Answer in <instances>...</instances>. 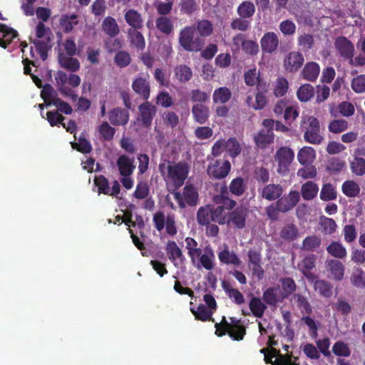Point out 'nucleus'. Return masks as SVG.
I'll return each mask as SVG.
<instances>
[{"instance_id":"nucleus-57","label":"nucleus","mask_w":365,"mask_h":365,"mask_svg":"<svg viewBox=\"0 0 365 365\" xmlns=\"http://www.w3.org/2000/svg\"><path fill=\"white\" fill-rule=\"evenodd\" d=\"M230 27L232 30L245 32L250 29L251 21L242 17L236 18L232 21Z\"/></svg>"},{"instance_id":"nucleus-51","label":"nucleus","mask_w":365,"mask_h":365,"mask_svg":"<svg viewBox=\"0 0 365 365\" xmlns=\"http://www.w3.org/2000/svg\"><path fill=\"white\" fill-rule=\"evenodd\" d=\"M157 29L165 34H170L173 30L171 19L167 16H160L155 21Z\"/></svg>"},{"instance_id":"nucleus-38","label":"nucleus","mask_w":365,"mask_h":365,"mask_svg":"<svg viewBox=\"0 0 365 365\" xmlns=\"http://www.w3.org/2000/svg\"><path fill=\"white\" fill-rule=\"evenodd\" d=\"M196 218L200 225H209L212 222L211 205L200 207L197 212Z\"/></svg>"},{"instance_id":"nucleus-28","label":"nucleus","mask_w":365,"mask_h":365,"mask_svg":"<svg viewBox=\"0 0 365 365\" xmlns=\"http://www.w3.org/2000/svg\"><path fill=\"white\" fill-rule=\"evenodd\" d=\"M316 158L315 150L309 146L302 148L297 153V160L301 165L312 164Z\"/></svg>"},{"instance_id":"nucleus-23","label":"nucleus","mask_w":365,"mask_h":365,"mask_svg":"<svg viewBox=\"0 0 365 365\" xmlns=\"http://www.w3.org/2000/svg\"><path fill=\"white\" fill-rule=\"evenodd\" d=\"M129 113L127 110L116 108L109 113V120L114 125H124L128 123Z\"/></svg>"},{"instance_id":"nucleus-50","label":"nucleus","mask_w":365,"mask_h":365,"mask_svg":"<svg viewBox=\"0 0 365 365\" xmlns=\"http://www.w3.org/2000/svg\"><path fill=\"white\" fill-rule=\"evenodd\" d=\"M282 288V295L287 299L297 289V285L294 280L291 277H284L280 279Z\"/></svg>"},{"instance_id":"nucleus-31","label":"nucleus","mask_w":365,"mask_h":365,"mask_svg":"<svg viewBox=\"0 0 365 365\" xmlns=\"http://www.w3.org/2000/svg\"><path fill=\"white\" fill-rule=\"evenodd\" d=\"M58 62L61 67L71 72H76L80 68L79 61L71 56H66L63 53H60L58 55Z\"/></svg>"},{"instance_id":"nucleus-58","label":"nucleus","mask_w":365,"mask_h":365,"mask_svg":"<svg viewBox=\"0 0 365 365\" xmlns=\"http://www.w3.org/2000/svg\"><path fill=\"white\" fill-rule=\"evenodd\" d=\"M332 351L337 356L348 357L351 355L348 344L343 341H336L332 346Z\"/></svg>"},{"instance_id":"nucleus-61","label":"nucleus","mask_w":365,"mask_h":365,"mask_svg":"<svg viewBox=\"0 0 365 365\" xmlns=\"http://www.w3.org/2000/svg\"><path fill=\"white\" fill-rule=\"evenodd\" d=\"M316 255H309L306 256L300 263H299V269L302 272L312 270L316 267Z\"/></svg>"},{"instance_id":"nucleus-26","label":"nucleus","mask_w":365,"mask_h":365,"mask_svg":"<svg viewBox=\"0 0 365 365\" xmlns=\"http://www.w3.org/2000/svg\"><path fill=\"white\" fill-rule=\"evenodd\" d=\"M218 258L222 264H232L239 266L241 264V260L239 257L233 251H230L227 246L218 253Z\"/></svg>"},{"instance_id":"nucleus-5","label":"nucleus","mask_w":365,"mask_h":365,"mask_svg":"<svg viewBox=\"0 0 365 365\" xmlns=\"http://www.w3.org/2000/svg\"><path fill=\"white\" fill-rule=\"evenodd\" d=\"M172 193L180 208L185 207V204L195 206L198 203V192L192 185H186L183 188L182 195L177 191Z\"/></svg>"},{"instance_id":"nucleus-62","label":"nucleus","mask_w":365,"mask_h":365,"mask_svg":"<svg viewBox=\"0 0 365 365\" xmlns=\"http://www.w3.org/2000/svg\"><path fill=\"white\" fill-rule=\"evenodd\" d=\"M345 162L339 158H331L328 160L327 170L330 173H339L343 170Z\"/></svg>"},{"instance_id":"nucleus-19","label":"nucleus","mask_w":365,"mask_h":365,"mask_svg":"<svg viewBox=\"0 0 365 365\" xmlns=\"http://www.w3.org/2000/svg\"><path fill=\"white\" fill-rule=\"evenodd\" d=\"M140 29H128L127 30L128 39L130 46L138 51H143L145 48V41Z\"/></svg>"},{"instance_id":"nucleus-52","label":"nucleus","mask_w":365,"mask_h":365,"mask_svg":"<svg viewBox=\"0 0 365 365\" xmlns=\"http://www.w3.org/2000/svg\"><path fill=\"white\" fill-rule=\"evenodd\" d=\"M242 150L239 141L235 138H230L226 140V151L229 155L235 158L237 157Z\"/></svg>"},{"instance_id":"nucleus-17","label":"nucleus","mask_w":365,"mask_h":365,"mask_svg":"<svg viewBox=\"0 0 365 365\" xmlns=\"http://www.w3.org/2000/svg\"><path fill=\"white\" fill-rule=\"evenodd\" d=\"M274 140V133L270 130L261 129L254 135V141L257 148L264 149Z\"/></svg>"},{"instance_id":"nucleus-46","label":"nucleus","mask_w":365,"mask_h":365,"mask_svg":"<svg viewBox=\"0 0 365 365\" xmlns=\"http://www.w3.org/2000/svg\"><path fill=\"white\" fill-rule=\"evenodd\" d=\"M322 244L320 237L315 235L306 237L302 244V250L308 252H313L319 247Z\"/></svg>"},{"instance_id":"nucleus-12","label":"nucleus","mask_w":365,"mask_h":365,"mask_svg":"<svg viewBox=\"0 0 365 365\" xmlns=\"http://www.w3.org/2000/svg\"><path fill=\"white\" fill-rule=\"evenodd\" d=\"M304 62V56L299 51L289 53L284 59V69L289 73H296Z\"/></svg>"},{"instance_id":"nucleus-10","label":"nucleus","mask_w":365,"mask_h":365,"mask_svg":"<svg viewBox=\"0 0 365 365\" xmlns=\"http://www.w3.org/2000/svg\"><path fill=\"white\" fill-rule=\"evenodd\" d=\"M285 299L279 285L268 287L262 294V300L269 307H276Z\"/></svg>"},{"instance_id":"nucleus-15","label":"nucleus","mask_w":365,"mask_h":365,"mask_svg":"<svg viewBox=\"0 0 365 365\" xmlns=\"http://www.w3.org/2000/svg\"><path fill=\"white\" fill-rule=\"evenodd\" d=\"M261 48L264 53H272L279 46V38L274 32L265 33L260 39Z\"/></svg>"},{"instance_id":"nucleus-21","label":"nucleus","mask_w":365,"mask_h":365,"mask_svg":"<svg viewBox=\"0 0 365 365\" xmlns=\"http://www.w3.org/2000/svg\"><path fill=\"white\" fill-rule=\"evenodd\" d=\"M102 31L110 38L116 37L120 34V27L116 20L112 16H106L101 24Z\"/></svg>"},{"instance_id":"nucleus-54","label":"nucleus","mask_w":365,"mask_h":365,"mask_svg":"<svg viewBox=\"0 0 365 365\" xmlns=\"http://www.w3.org/2000/svg\"><path fill=\"white\" fill-rule=\"evenodd\" d=\"M297 41L299 47L304 51L312 49L314 43L313 36L306 33L299 35Z\"/></svg>"},{"instance_id":"nucleus-59","label":"nucleus","mask_w":365,"mask_h":365,"mask_svg":"<svg viewBox=\"0 0 365 365\" xmlns=\"http://www.w3.org/2000/svg\"><path fill=\"white\" fill-rule=\"evenodd\" d=\"M114 62L119 68H125L131 62V57L128 52L125 51H119L114 57Z\"/></svg>"},{"instance_id":"nucleus-14","label":"nucleus","mask_w":365,"mask_h":365,"mask_svg":"<svg viewBox=\"0 0 365 365\" xmlns=\"http://www.w3.org/2000/svg\"><path fill=\"white\" fill-rule=\"evenodd\" d=\"M134 161V158H129L125 154L118 157L116 160V165L122 177H130L133 175L135 169Z\"/></svg>"},{"instance_id":"nucleus-39","label":"nucleus","mask_w":365,"mask_h":365,"mask_svg":"<svg viewBox=\"0 0 365 365\" xmlns=\"http://www.w3.org/2000/svg\"><path fill=\"white\" fill-rule=\"evenodd\" d=\"M192 115L196 122L200 124L205 123L209 117L208 108L201 103L193 106L192 108Z\"/></svg>"},{"instance_id":"nucleus-47","label":"nucleus","mask_w":365,"mask_h":365,"mask_svg":"<svg viewBox=\"0 0 365 365\" xmlns=\"http://www.w3.org/2000/svg\"><path fill=\"white\" fill-rule=\"evenodd\" d=\"M212 222L219 225H225L227 222V217L223 206L214 207L211 205Z\"/></svg>"},{"instance_id":"nucleus-11","label":"nucleus","mask_w":365,"mask_h":365,"mask_svg":"<svg viewBox=\"0 0 365 365\" xmlns=\"http://www.w3.org/2000/svg\"><path fill=\"white\" fill-rule=\"evenodd\" d=\"M300 200L298 191H290L288 195L281 196L276 202L281 212H287L293 209Z\"/></svg>"},{"instance_id":"nucleus-6","label":"nucleus","mask_w":365,"mask_h":365,"mask_svg":"<svg viewBox=\"0 0 365 365\" xmlns=\"http://www.w3.org/2000/svg\"><path fill=\"white\" fill-rule=\"evenodd\" d=\"M230 170L231 164L228 160L217 159L208 165L207 173L210 178L221 180L228 175Z\"/></svg>"},{"instance_id":"nucleus-9","label":"nucleus","mask_w":365,"mask_h":365,"mask_svg":"<svg viewBox=\"0 0 365 365\" xmlns=\"http://www.w3.org/2000/svg\"><path fill=\"white\" fill-rule=\"evenodd\" d=\"M334 46L342 58L353 61L354 46L346 37H337L334 42Z\"/></svg>"},{"instance_id":"nucleus-40","label":"nucleus","mask_w":365,"mask_h":365,"mask_svg":"<svg viewBox=\"0 0 365 365\" xmlns=\"http://www.w3.org/2000/svg\"><path fill=\"white\" fill-rule=\"evenodd\" d=\"M51 38H47L45 40L35 39L33 41L36 51L43 61H45L48 57V51L51 48Z\"/></svg>"},{"instance_id":"nucleus-27","label":"nucleus","mask_w":365,"mask_h":365,"mask_svg":"<svg viewBox=\"0 0 365 365\" xmlns=\"http://www.w3.org/2000/svg\"><path fill=\"white\" fill-rule=\"evenodd\" d=\"M269 351L271 355H274V357H276L272 365H298L295 362L297 358L294 357L295 360L293 361V356L292 354H282L279 350H277L274 347H271Z\"/></svg>"},{"instance_id":"nucleus-30","label":"nucleus","mask_w":365,"mask_h":365,"mask_svg":"<svg viewBox=\"0 0 365 365\" xmlns=\"http://www.w3.org/2000/svg\"><path fill=\"white\" fill-rule=\"evenodd\" d=\"M247 182L242 177L234 178L229 185V190L232 195L236 197L242 196L245 192Z\"/></svg>"},{"instance_id":"nucleus-35","label":"nucleus","mask_w":365,"mask_h":365,"mask_svg":"<svg viewBox=\"0 0 365 365\" xmlns=\"http://www.w3.org/2000/svg\"><path fill=\"white\" fill-rule=\"evenodd\" d=\"M77 15H62L59 19V26L63 32L68 34L73 31V27L78 24Z\"/></svg>"},{"instance_id":"nucleus-45","label":"nucleus","mask_w":365,"mask_h":365,"mask_svg":"<svg viewBox=\"0 0 365 365\" xmlns=\"http://www.w3.org/2000/svg\"><path fill=\"white\" fill-rule=\"evenodd\" d=\"M190 311L195 317L196 319L205 322L211 319L212 322L214 319L212 318V315L213 314V311L208 309L205 305L200 304L197 307V309L194 308H191Z\"/></svg>"},{"instance_id":"nucleus-24","label":"nucleus","mask_w":365,"mask_h":365,"mask_svg":"<svg viewBox=\"0 0 365 365\" xmlns=\"http://www.w3.org/2000/svg\"><path fill=\"white\" fill-rule=\"evenodd\" d=\"M363 154L362 150H356L354 159L350 163L351 172L357 176L365 175V159L360 157Z\"/></svg>"},{"instance_id":"nucleus-8","label":"nucleus","mask_w":365,"mask_h":365,"mask_svg":"<svg viewBox=\"0 0 365 365\" xmlns=\"http://www.w3.org/2000/svg\"><path fill=\"white\" fill-rule=\"evenodd\" d=\"M56 94L57 93H41V97L46 106L53 105L60 112L66 115L71 114L73 111L71 106L68 103L57 98Z\"/></svg>"},{"instance_id":"nucleus-29","label":"nucleus","mask_w":365,"mask_h":365,"mask_svg":"<svg viewBox=\"0 0 365 365\" xmlns=\"http://www.w3.org/2000/svg\"><path fill=\"white\" fill-rule=\"evenodd\" d=\"M215 256L213 250L210 247H206L204 254L199 258L200 264L197 267L202 266L207 270H212L215 267Z\"/></svg>"},{"instance_id":"nucleus-4","label":"nucleus","mask_w":365,"mask_h":365,"mask_svg":"<svg viewBox=\"0 0 365 365\" xmlns=\"http://www.w3.org/2000/svg\"><path fill=\"white\" fill-rule=\"evenodd\" d=\"M194 32L195 27L192 26H185L180 32V45L187 51L197 52L202 48L198 38L194 39Z\"/></svg>"},{"instance_id":"nucleus-49","label":"nucleus","mask_w":365,"mask_h":365,"mask_svg":"<svg viewBox=\"0 0 365 365\" xmlns=\"http://www.w3.org/2000/svg\"><path fill=\"white\" fill-rule=\"evenodd\" d=\"M337 192L336 187L331 183L324 184L320 192V198L323 201H331L336 200Z\"/></svg>"},{"instance_id":"nucleus-2","label":"nucleus","mask_w":365,"mask_h":365,"mask_svg":"<svg viewBox=\"0 0 365 365\" xmlns=\"http://www.w3.org/2000/svg\"><path fill=\"white\" fill-rule=\"evenodd\" d=\"M167 177L171 180L175 189L180 188L185 182L189 173V167L184 162H178L167 166Z\"/></svg>"},{"instance_id":"nucleus-56","label":"nucleus","mask_w":365,"mask_h":365,"mask_svg":"<svg viewBox=\"0 0 365 365\" xmlns=\"http://www.w3.org/2000/svg\"><path fill=\"white\" fill-rule=\"evenodd\" d=\"M352 284L356 287H363L365 286V274L360 267H355L351 276Z\"/></svg>"},{"instance_id":"nucleus-60","label":"nucleus","mask_w":365,"mask_h":365,"mask_svg":"<svg viewBox=\"0 0 365 365\" xmlns=\"http://www.w3.org/2000/svg\"><path fill=\"white\" fill-rule=\"evenodd\" d=\"M254 178L258 184L264 185L270 178L268 170L264 167H257L254 170Z\"/></svg>"},{"instance_id":"nucleus-42","label":"nucleus","mask_w":365,"mask_h":365,"mask_svg":"<svg viewBox=\"0 0 365 365\" xmlns=\"http://www.w3.org/2000/svg\"><path fill=\"white\" fill-rule=\"evenodd\" d=\"M314 289L324 297L329 298L332 295V286L324 279H316L314 282Z\"/></svg>"},{"instance_id":"nucleus-18","label":"nucleus","mask_w":365,"mask_h":365,"mask_svg":"<svg viewBox=\"0 0 365 365\" xmlns=\"http://www.w3.org/2000/svg\"><path fill=\"white\" fill-rule=\"evenodd\" d=\"M125 22L130 26L129 29H142L143 28V18L138 11L130 9L124 14Z\"/></svg>"},{"instance_id":"nucleus-64","label":"nucleus","mask_w":365,"mask_h":365,"mask_svg":"<svg viewBox=\"0 0 365 365\" xmlns=\"http://www.w3.org/2000/svg\"><path fill=\"white\" fill-rule=\"evenodd\" d=\"M36 36L38 39L51 38L53 36L49 27L46 26L44 23L38 21L35 28Z\"/></svg>"},{"instance_id":"nucleus-22","label":"nucleus","mask_w":365,"mask_h":365,"mask_svg":"<svg viewBox=\"0 0 365 365\" xmlns=\"http://www.w3.org/2000/svg\"><path fill=\"white\" fill-rule=\"evenodd\" d=\"M18 32L5 24L0 23V46L6 48L12 41L16 38Z\"/></svg>"},{"instance_id":"nucleus-36","label":"nucleus","mask_w":365,"mask_h":365,"mask_svg":"<svg viewBox=\"0 0 365 365\" xmlns=\"http://www.w3.org/2000/svg\"><path fill=\"white\" fill-rule=\"evenodd\" d=\"M168 258L175 264V261L179 259L181 262L185 259L182 250L179 248L175 241H168L166 246Z\"/></svg>"},{"instance_id":"nucleus-43","label":"nucleus","mask_w":365,"mask_h":365,"mask_svg":"<svg viewBox=\"0 0 365 365\" xmlns=\"http://www.w3.org/2000/svg\"><path fill=\"white\" fill-rule=\"evenodd\" d=\"M327 252L337 259H344L347 255L344 246L339 242L334 241L327 247Z\"/></svg>"},{"instance_id":"nucleus-13","label":"nucleus","mask_w":365,"mask_h":365,"mask_svg":"<svg viewBox=\"0 0 365 365\" xmlns=\"http://www.w3.org/2000/svg\"><path fill=\"white\" fill-rule=\"evenodd\" d=\"M283 192L282 186L274 183L264 185L262 188L258 189L259 196L268 201L278 200L282 195Z\"/></svg>"},{"instance_id":"nucleus-3","label":"nucleus","mask_w":365,"mask_h":365,"mask_svg":"<svg viewBox=\"0 0 365 365\" xmlns=\"http://www.w3.org/2000/svg\"><path fill=\"white\" fill-rule=\"evenodd\" d=\"M294 158V153L290 148L280 147L274 156V160L277 163V173L283 175H287L289 171V166Z\"/></svg>"},{"instance_id":"nucleus-63","label":"nucleus","mask_w":365,"mask_h":365,"mask_svg":"<svg viewBox=\"0 0 365 365\" xmlns=\"http://www.w3.org/2000/svg\"><path fill=\"white\" fill-rule=\"evenodd\" d=\"M72 148L84 154L90 153L92 146L84 137H80L78 143H72Z\"/></svg>"},{"instance_id":"nucleus-44","label":"nucleus","mask_w":365,"mask_h":365,"mask_svg":"<svg viewBox=\"0 0 365 365\" xmlns=\"http://www.w3.org/2000/svg\"><path fill=\"white\" fill-rule=\"evenodd\" d=\"M174 72L175 78L181 83L187 82L192 77V69L185 64L176 66Z\"/></svg>"},{"instance_id":"nucleus-33","label":"nucleus","mask_w":365,"mask_h":365,"mask_svg":"<svg viewBox=\"0 0 365 365\" xmlns=\"http://www.w3.org/2000/svg\"><path fill=\"white\" fill-rule=\"evenodd\" d=\"M280 237L287 242H293L299 237V230L294 224L285 225L279 232Z\"/></svg>"},{"instance_id":"nucleus-1","label":"nucleus","mask_w":365,"mask_h":365,"mask_svg":"<svg viewBox=\"0 0 365 365\" xmlns=\"http://www.w3.org/2000/svg\"><path fill=\"white\" fill-rule=\"evenodd\" d=\"M301 128L304 132V139L307 143L319 145L324 140V137L320 134L319 121L317 118L304 117L301 121Z\"/></svg>"},{"instance_id":"nucleus-34","label":"nucleus","mask_w":365,"mask_h":365,"mask_svg":"<svg viewBox=\"0 0 365 365\" xmlns=\"http://www.w3.org/2000/svg\"><path fill=\"white\" fill-rule=\"evenodd\" d=\"M230 323L227 322L225 317H223L221 321V324H223V327H225L227 328H232V329H238L239 331V335L237 336V338H235V341H241L243 339L245 335L246 334V328L242 324L240 319H237L235 317H230Z\"/></svg>"},{"instance_id":"nucleus-7","label":"nucleus","mask_w":365,"mask_h":365,"mask_svg":"<svg viewBox=\"0 0 365 365\" xmlns=\"http://www.w3.org/2000/svg\"><path fill=\"white\" fill-rule=\"evenodd\" d=\"M249 209L245 206L237 207L228 213L227 224H232L237 229H242L246 225V218L248 216Z\"/></svg>"},{"instance_id":"nucleus-20","label":"nucleus","mask_w":365,"mask_h":365,"mask_svg":"<svg viewBox=\"0 0 365 365\" xmlns=\"http://www.w3.org/2000/svg\"><path fill=\"white\" fill-rule=\"evenodd\" d=\"M326 267L336 281L343 279L345 272V267L343 263L337 259H330L326 262Z\"/></svg>"},{"instance_id":"nucleus-25","label":"nucleus","mask_w":365,"mask_h":365,"mask_svg":"<svg viewBox=\"0 0 365 365\" xmlns=\"http://www.w3.org/2000/svg\"><path fill=\"white\" fill-rule=\"evenodd\" d=\"M319 65L314 61L307 62L302 71L303 78L309 81H315L319 74Z\"/></svg>"},{"instance_id":"nucleus-32","label":"nucleus","mask_w":365,"mask_h":365,"mask_svg":"<svg viewBox=\"0 0 365 365\" xmlns=\"http://www.w3.org/2000/svg\"><path fill=\"white\" fill-rule=\"evenodd\" d=\"M249 307L252 314L257 318H262L267 309V304L262 299L252 297L249 303Z\"/></svg>"},{"instance_id":"nucleus-37","label":"nucleus","mask_w":365,"mask_h":365,"mask_svg":"<svg viewBox=\"0 0 365 365\" xmlns=\"http://www.w3.org/2000/svg\"><path fill=\"white\" fill-rule=\"evenodd\" d=\"M319 187L317 185L312 181L306 182L301 187V194L305 200L314 199L317 195Z\"/></svg>"},{"instance_id":"nucleus-55","label":"nucleus","mask_w":365,"mask_h":365,"mask_svg":"<svg viewBox=\"0 0 365 365\" xmlns=\"http://www.w3.org/2000/svg\"><path fill=\"white\" fill-rule=\"evenodd\" d=\"M196 29L201 36L207 37L212 34L213 26L209 20H199L196 22Z\"/></svg>"},{"instance_id":"nucleus-48","label":"nucleus","mask_w":365,"mask_h":365,"mask_svg":"<svg viewBox=\"0 0 365 365\" xmlns=\"http://www.w3.org/2000/svg\"><path fill=\"white\" fill-rule=\"evenodd\" d=\"M343 193L349 197H355L360 192L359 185L353 180L345 181L341 186Z\"/></svg>"},{"instance_id":"nucleus-16","label":"nucleus","mask_w":365,"mask_h":365,"mask_svg":"<svg viewBox=\"0 0 365 365\" xmlns=\"http://www.w3.org/2000/svg\"><path fill=\"white\" fill-rule=\"evenodd\" d=\"M140 120L144 127L149 128L156 113V108L149 102H145L139 106Z\"/></svg>"},{"instance_id":"nucleus-41","label":"nucleus","mask_w":365,"mask_h":365,"mask_svg":"<svg viewBox=\"0 0 365 365\" xmlns=\"http://www.w3.org/2000/svg\"><path fill=\"white\" fill-rule=\"evenodd\" d=\"M237 13L240 17L251 19L255 13V6L252 2L244 1L238 6Z\"/></svg>"},{"instance_id":"nucleus-53","label":"nucleus","mask_w":365,"mask_h":365,"mask_svg":"<svg viewBox=\"0 0 365 365\" xmlns=\"http://www.w3.org/2000/svg\"><path fill=\"white\" fill-rule=\"evenodd\" d=\"M179 7L181 14L191 15L198 10V3L196 0H180Z\"/></svg>"}]
</instances>
